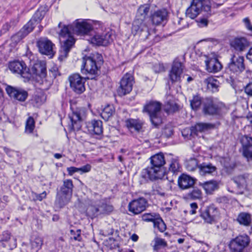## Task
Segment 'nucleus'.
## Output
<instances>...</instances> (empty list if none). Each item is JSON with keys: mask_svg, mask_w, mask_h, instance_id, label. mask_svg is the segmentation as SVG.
Instances as JSON below:
<instances>
[{"mask_svg": "<svg viewBox=\"0 0 252 252\" xmlns=\"http://www.w3.org/2000/svg\"><path fill=\"white\" fill-rule=\"evenodd\" d=\"M93 31L92 23L86 19H77L72 24L66 25L60 22L57 28L60 42L62 43L58 59L63 61L74 46L75 40L72 33L78 35H88Z\"/></svg>", "mask_w": 252, "mask_h": 252, "instance_id": "1", "label": "nucleus"}, {"mask_svg": "<svg viewBox=\"0 0 252 252\" xmlns=\"http://www.w3.org/2000/svg\"><path fill=\"white\" fill-rule=\"evenodd\" d=\"M102 57L97 53L92 56H85L83 58L81 68V73L87 75L83 77L78 73L70 75L68 80L71 90L77 94H81L85 91V82L86 79H93L98 71V65L102 63Z\"/></svg>", "mask_w": 252, "mask_h": 252, "instance_id": "2", "label": "nucleus"}, {"mask_svg": "<svg viewBox=\"0 0 252 252\" xmlns=\"http://www.w3.org/2000/svg\"><path fill=\"white\" fill-rule=\"evenodd\" d=\"M151 166L144 169L141 176L146 180L155 181L162 179L166 173L164 168L165 160L162 153L157 154L150 158Z\"/></svg>", "mask_w": 252, "mask_h": 252, "instance_id": "3", "label": "nucleus"}, {"mask_svg": "<svg viewBox=\"0 0 252 252\" xmlns=\"http://www.w3.org/2000/svg\"><path fill=\"white\" fill-rule=\"evenodd\" d=\"M210 2L207 0H192L190 6L186 10V15L192 19L196 18L200 12H206L207 17L212 15Z\"/></svg>", "mask_w": 252, "mask_h": 252, "instance_id": "4", "label": "nucleus"}, {"mask_svg": "<svg viewBox=\"0 0 252 252\" xmlns=\"http://www.w3.org/2000/svg\"><path fill=\"white\" fill-rule=\"evenodd\" d=\"M161 103L157 101H150L144 105L143 111L149 116L152 124L158 127L162 123L161 116Z\"/></svg>", "mask_w": 252, "mask_h": 252, "instance_id": "5", "label": "nucleus"}, {"mask_svg": "<svg viewBox=\"0 0 252 252\" xmlns=\"http://www.w3.org/2000/svg\"><path fill=\"white\" fill-rule=\"evenodd\" d=\"M246 69L244 57L233 55L225 67V72L230 75V78L236 77Z\"/></svg>", "mask_w": 252, "mask_h": 252, "instance_id": "6", "label": "nucleus"}, {"mask_svg": "<svg viewBox=\"0 0 252 252\" xmlns=\"http://www.w3.org/2000/svg\"><path fill=\"white\" fill-rule=\"evenodd\" d=\"M87 209L88 213L92 217H96L100 214H108L113 210L112 205L107 203L105 201L101 200L95 206L96 202L91 200Z\"/></svg>", "mask_w": 252, "mask_h": 252, "instance_id": "7", "label": "nucleus"}, {"mask_svg": "<svg viewBox=\"0 0 252 252\" xmlns=\"http://www.w3.org/2000/svg\"><path fill=\"white\" fill-rule=\"evenodd\" d=\"M250 239L247 235L236 237L230 242L229 247L233 252H244V249L249 245Z\"/></svg>", "mask_w": 252, "mask_h": 252, "instance_id": "8", "label": "nucleus"}, {"mask_svg": "<svg viewBox=\"0 0 252 252\" xmlns=\"http://www.w3.org/2000/svg\"><path fill=\"white\" fill-rule=\"evenodd\" d=\"M8 67L12 73L19 74L23 78L29 79L31 77L30 69L23 61L15 60L11 62Z\"/></svg>", "mask_w": 252, "mask_h": 252, "instance_id": "9", "label": "nucleus"}, {"mask_svg": "<svg viewBox=\"0 0 252 252\" xmlns=\"http://www.w3.org/2000/svg\"><path fill=\"white\" fill-rule=\"evenodd\" d=\"M36 45L41 54L49 56L50 58L54 56L55 53L54 50L55 45L47 37L39 38L36 42Z\"/></svg>", "mask_w": 252, "mask_h": 252, "instance_id": "10", "label": "nucleus"}, {"mask_svg": "<svg viewBox=\"0 0 252 252\" xmlns=\"http://www.w3.org/2000/svg\"><path fill=\"white\" fill-rule=\"evenodd\" d=\"M113 36L112 32L98 33L91 37L89 40L94 45L105 46L112 42Z\"/></svg>", "mask_w": 252, "mask_h": 252, "instance_id": "11", "label": "nucleus"}, {"mask_svg": "<svg viewBox=\"0 0 252 252\" xmlns=\"http://www.w3.org/2000/svg\"><path fill=\"white\" fill-rule=\"evenodd\" d=\"M219 216L218 208L214 204L207 207L200 213V217L207 223L213 224L216 222Z\"/></svg>", "mask_w": 252, "mask_h": 252, "instance_id": "12", "label": "nucleus"}, {"mask_svg": "<svg viewBox=\"0 0 252 252\" xmlns=\"http://www.w3.org/2000/svg\"><path fill=\"white\" fill-rule=\"evenodd\" d=\"M203 112L205 115H214L220 113L221 108L211 97H207L203 100Z\"/></svg>", "mask_w": 252, "mask_h": 252, "instance_id": "13", "label": "nucleus"}, {"mask_svg": "<svg viewBox=\"0 0 252 252\" xmlns=\"http://www.w3.org/2000/svg\"><path fill=\"white\" fill-rule=\"evenodd\" d=\"M183 70V65L179 61H174L169 71L168 77L172 84L181 82Z\"/></svg>", "mask_w": 252, "mask_h": 252, "instance_id": "14", "label": "nucleus"}, {"mask_svg": "<svg viewBox=\"0 0 252 252\" xmlns=\"http://www.w3.org/2000/svg\"><path fill=\"white\" fill-rule=\"evenodd\" d=\"M169 12L165 8H161L154 11L151 14L152 23L155 25H164L168 19Z\"/></svg>", "mask_w": 252, "mask_h": 252, "instance_id": "15", "label": "nucleus"}, {"mask_svg": "<svg viewBox=\"0 0 252 252\" xmlns=\"http://www.w3.org/2000/svg\"><path fill=\"white\" fill-rule=\"evenodd\" d=\"M148 201L144 197H139L130 202L128 204L129 211L134 215L138 214L146 210Z\"/></svg>", "mask_w": 252, "mask_h": 252, "instance_id": "16", "label": "nucleus"}, {"mask_svg": "<svg viewBox=\"0 0 252 252\" xmlns=\"http://www.w3.org/2000/svg\"><path fill=\"white\" fill-rule=\"evenodd\" d=\"M6 91L10 97L22 102L26 100L28 95L27 91L10 86H7Z\"/></svg>", "mask_w": 252, "mask_h": 252, "instance_id": "17", "label": "nucleus"}, {"mask_svg": "<svg viewBox=\"0 0 252 252\" xmlns=\"http://www.w3.org/2000/svg\"><path fill=\"white\" fill-rule=\"evenodd\" d=\"M215 125L210 123H197L190 128L184 129L182 133L185 135L186 131H190V136L197 135L198 132H202L214 128Z\"/></svg>", "mask_w": 252, "mask_h": 252, "instance_id": "18", "label": "nucleus"}, {"mask_svg": "<svg viewBox=\"0 0 252 252\" xmlns=\"http://www.w3.org/2000/svg\"><path fill=\"white\" fill-rule=\"evenodd\" d=\"M243 146V155L248 161L252 160V137L243 136L240 140Z\"/></svg>", "mask_w": 252, "mask_h": 252, "instance_id": "19", "label": "nucleus"}, {"mask_svg": "<svg viewBox=\"0 0 252 252\" xmlns=\"http://www.w3.org/2000/svg\"><path fill=\"white\" fill-rule=\"evenodd\" d=\"M150 8V5L148 4L141 5L138 9L136 17L137 18L136 21H135L133 24L132 29L135 31H138L140 27L137 24H141L142 22L145 19L147 15H148Z\"/></svg>", "mask_w": 252, "mask_h": 252, "instance_id": "20", "label": "nucleus"}, {"mask_svg": "<svg viewBox=\"0 0 252 252\" xmlns=\"http://www.w3.org/2000/svg\"><path fill=\"white\" fill-rule=\"evenodd\" d=\"M206 70L210 73H217L221 70L222 65L215 57H206L205 61Z\"/></svg>", "mask_w": 252, "mask_h": 252, "instance_id": "21", "label": "nucleus"}, {"mask_svg": "<svg viewBox=\"0 0 252 252\" xmlns=\"http://www.w3.org/2000/svg\"><path fill=\"white\" fill-rule=\"evenodd\" d=\"M86 126L91 134L100 136L103 133L102 122L100 120H93L87 123Z\"/></svg>", "mask_w": 252, "mask_h": 252, "instance_id": "22", "label": "nucleus"}, {"mask_svg": "<svg viewBox=\"0 0 252 252\" xmlns=\"http://www.w3.org/2000/svg\"><path fill=\"white\" fill-rule=\"evenodd\" d=\"M230 45L236 51L242 52L249 46L250 43L245 37H236L230 41Z\"/></svg>", "mask_w": 252, "mask_h": 252, "instance_id": "23", "label": "nucleus"}, {"mask_svg": "<svg viewBox=\"0 0 252 252\" xmlns=\"http://www.w3.org/2000/svg\"><path fill=\"white\" fill-rule=\"evenodd\" d=\"M195 179L185 174H181L178 178V185L180 189H186L192 187Z\"/></svg>", "mask_w": 252, "mask_h": 252, "instance_id": "24", "label": "nucleus"}, {"mask_svg": "<svg viewBox=\"0 0 252 252\" xmlns=\"http://www.w3.org/2000/svg\"><path fill=\"white\" fill-rule=\"evenodd\" d=\"M69 118L71 123L70 128L73 130H78L81 128L82 118L80 111L78 110L73 111L68 115Z\"/></svg>", "mask_w": 252, "mask_h": 252, "instance_id": "25", "label": "nucleus"}, {"mask_svg": "<svg viewBox=\"0 0 252 252\" xmlns=\"http://www.w3.org/2000/svg\"><path fill=\"white\" fill-rule=\"evenodd\" d=\"M180 106L176 102L172 97L169 96L163 105V110L167 114H173L178 112Z\"/></svg>", "mask_w": 252, "mask_h": 252, "instance_id": "26", "label": "nucleus"}, {"mask_svg": "<svg viewBox=\"0 0 252 252\" xmlns=\"http://www.w3.org/2000/svg\"><path fill=\"white\" fill-rule=\"evenodd\" d=\"M217 167L210 162H202L198 165V172L202 176L213 175L216 172Z\"/></svg>", "mask_w": 252, "mask_h": 252, "instance_id": "27", "label": "nucleus"}, {"mask_svg": "<svg viewBox=\"0 0 252 252\" xmlns=\"http://www.w3.org/2000/svg\"><path fill=\"white\" fill-rule=\"evenodd\" d=\"M199 185L202 187L207 194H212L219 188V183L217 181L211 180L210 181L199 182Z\"/></svg>", "mask_w": 252, "mask_h": 252, "instance_id": "28", "label": "nucleus"}, {"mask_svg": "<svg viewBox=\"0 0 252 252\" xmlns=\"http://www.w3.org/2000/svg\"><path fill=\"white\" fill-rule=\"evenodd\" d=\"M223 170L228 174H232L237 166L235 160L229 157L224 158L221 160Z\"/></svg>", "mask_w": 252, "mask_h": 252, "instance_id": "29", "label": "nucleus"}, {"mask_svg": "<svg viewBox=\"0 0 252 252\" xmlns=\"http://www.w3.org/2000/svg\"><path fill=\"white\" fill-rule=\"evenodd\" d=\"M71 197V195H68L66 194L63 193V192L58 191L55 200V205L60 208H63L69 202Z\"/></svg>", "mask_w": 252, "mask_h": 252, "instance_id": "30", "label": "nucleus"}, {"mask_svg": "<svg viewBox=\"0 0 252 252\" xmlns=\"http://www.w3.org/2000/svg\"><path fill=\"white\" fill-rule=\"evenodd\" d=\"M143 123L139 120H127V128L132 132L136 131L139 132L142 128Z\"/></svg>", "mask_w": 252, "mask_h": 252, "instance_id": "31", "label": "nucleus"}, {"mask_svg": "<svg viewBox=\"0 0 252 252\" xmlns=\"http://www.w3.org/2000/svg\"><path fill=\"white\" fill-rule=\"evenodd\" d=\"M33 73L40 78H45L47 75L45 64L44 63H35L32 67Z\"/></svg>", "mask_w": 252, "mask_h": 252, "instance_id": "32", "label": "nucleus"}, {"mask_svg": "<svg viewBox=\"0 0 252 252\" xmlns=\"http://www.w3.org/2000/svg\"><path fill=\"white\" fill-rule=\"evenodd\" d=\"M73 187L72 181L71 179H66L63 181V184L59 191L72 196Z\"/></svg>", "mask_w": 252, "mask_h": 252, "instance_id": "33", "label": "nucleus"}, {"mask_svg": "<svg viewBox=\"0 0 252 252\" xmlns=\"http://www.w3.org/2000/svg\"><path fill=\"white\" fill-rule=\"evenodd\" d=\"M204 83L207 86V89L212 92L215 93L218 91L219 81L213 77H208L205 79Z\"/></svg>", "mask_w": 252, "mask_h": 252, "instance_id": "34", "label": "nucleus"}, {"mask_svg": "<svg viewBox=\"0 0 252 252\" xmlns=\"http://www.w3.org/2000/svg\"><path fill=\"white\" fill-rule=\"evenodd\" d=\"M237 220L241 225L250 226L252 222L251 215L248 213H240L237 217Z\"/></svg>", "mask_w": 252, "mask_h": 252, "instance_id": "35", "label": "nucleus"}, {"mask_svg": "<svg viewBox=\"0 0 252 252\" xmlns=\"http://www.w3.org/2000/svg\"><path fill=\"white\" fill-rule=\"evenodd\" d=\"M187 198L191 200L200 199L202 197V192L197 187H192L186 194Z\"/></svg>", "mask_w": 252, "mask_h": 252, "instance_id": "36", "label": "nucleus"}, {"mask_svg": "<svg viewBox=\"0 0 252 252\" xmlns=\"http://www.w3.org/2000/svg\"><path fill=\"white\" fill-rule=\"evenodd\" d=\"M115 112V108L112 105H107L105 106L101 113V117L105 121H108Z\"/></svg>", "mask_w": 252, "mask_h": 252, "instance_id": "37", "label": "nucleus"}, {"mask_svg": "<svg viewBox=\"0 0 252 252\" xmlns=\"http://www.w3.org/2000/svg\"><path fill=\"white\" fill-rule=\"evenodd\" d=\"M180 165L177 159L172 158L169 164L167 174H176L179 172Z\"/></svg>", "mask_w": 252, "mask_h": 252, "instance_id": "38", "label": "nucleus"}, {"mask_svg": "<svg viewBox=\"0 0 252 252\" xmlns=\"http://www.w3.org/2000/svg\"><path fill=\"white\" fill-rule=\"evenodd\" d=\"M249 178L248 174H244L235 177L233 180L239 188H243L247 185V181Z\"/></svg>", "mask_w": 252, "mask_h": 252, "instance_id": "39", "label": "nucleus"}, {"mask_svg": "<svg viewBox=\"0 0 252 252\" xmlns=\"http://www.w3.org/2000/svg\"><path fill=\"white\" fill-rule=\"evenodd\" d=\"M46 13V11L43 8H40L35 12L31 19L36 24L40 22Z\"/></svg>", "mask_w": 252, "mask_h": 252, "instance_id": "40", "label": "nucleus"}, {"mask_svg": "<svg viewBox=\"0 0 252 252\" xmlns=\"http://www.w3.org/2000/svg\"><path fill=\"white\" fill-rule=\"evenodd\" d=\"M153 223L154 227L157 228L161 232L164 231L166 229V225L159 215L158 216Z\"/></svg>", "mask_w": 252, "mask_h": 252, "instance_id": "41", "label": "nucleus"}, {"mask_svg": "<svg viewBox=\"0 0 252 252\" xmlns=\"http://www.w3.org/2000/svg\"><path fill=\"white\" fill-rule=\"evenodd\" d=\"M198 165L197 160L195 158H190L186 163L187 169L191 171L194 170L196 168L198 169Z\"/></svg>", "mask_w": 252, "mask_h": 252, "instance_id": "42", "label": "nucleus"}, {"mask_svg": "<svg viewBox=\"0 0 252 252\" xmlns=\"http://www.w3.org/2000/svg\"><path fill=\"white\" fill-rule=\"evenodd\" d=\"M35 127V121L32 117H29L26 123L25 131L28 133H32Z\"/></svg>", "mask_w": 252, "mask_h": 252, "instance_id": "43", "label": "nucleus"}, {"mask_svg": "<svg viewBox=\"0 0 252 252\" xmlns=\"http://www.w3.org/2000/svg\"><path fill=\"white\" fill-rule=\"evenodd\" d=\"M202 101L201 97L198 95L194 96L192 99L190 100V106L194 110H197L202 104Z\"/></svg>", "mask_w": 252, "mask_h": 252, "instance_id": "44", "label": "nucleus"}, {"mask_svg": "<svg viewBox=\"0 0 252 252\" xmlns=\"http://www.w3.org/2000/svg\"><path fill=\"white\" fill-rule=\"evenodd\" d=\"M36 24L31 19L25 25L21 31L27 36L30 32L33 30Z\"/></svg>", "mask_w": 252, "mask_h": 252, "instance_id": "45", "label": "nucleus"}, {"mask_svg": "<svg viewBox=\"0 0 252 252\" xmlns=\"http://www.w3.org/2000/svg\"><path fill=\"white\" fill-rule=\"evenodd\" d=\"M158 215L156 213H145L142 215V220L145 221L154 223Z\"/></svg>", "mask_w": 252, "mask_h": 252, "instance_id": "46", "label": "nucleus"}, {"mask_svg": "<svg viewBox=\"0 0 252 252\" xmlns=\"http://www.w3.org/2000/svg\"><path fill=\"white\" fill-rule=\"evenodd\" d=\"M17 20L16 19H12L9 22L6 23L2 26L0 30V32L4 33L9 30V29L13 27H14L17 23Z\"/></svg>", "mask_w": 252, "mask_h": 252, "instance_id": "47", "label": "nucleus"}, {"mask_svg": "<svg viewBox=\"0 0 252 252\" xmlns=\"http://www.w3.org/2000/svg\"><path fill=\"white\" fill-rule=\"evenodd\" d=\"M117 93L120 96H124L126 94V79L124 77L120 81V86L118 89Z\"/></svg>", "mask_w": 252, "mask_h": 252, "instance_id": "48", "label": "nucleus"}, {"mask_svg": "<svg viewBox=\"0 0 252 252\" xmlns=\"http://www.w3.org/2000/svg\"><path fill=\"white\" fill-rule=\"evenodd\" d=\"M43 240L40 237H35L31 242L32 248L35 249L36 251L41 248Z\"/></svg>", "mask_w": 252, "mask_h": 252, "instance_id": "49", "label": "nucleus"}, {"mask_svg": "<svg viewBox=\"0 0 252 252\" xmlns=\"http://www.w3.org/2000/svg\"><path fill=\"white\" fill-rule=\"evenodd\" d=\"M135 83L133 76L129 73H127V94L132 91V87Z\"/></svg>", "mask_w": 252, "mask_h": 252, "instance_id": "50", "label": "nucleus"}, {"mask_svg": "<svg viewBox=\"0 0 252 252\" xmlns=\"http://www.w3.org/2000/svg\"><path fill=\"white\" fill-rule=\"evenodd\" d=\"M106 247L110 249H115L118 246V243L113 238L110 237L104 242Z\"/></svg>", "mask_w": 252, "mask_h": 252, "instance_id": "51", "label": "nucleus"}, {"mask_svg": "<svg viewBox=\"0 0 252 252\" xmlns=\"http://www.w3.org/2000/svg\"><path fill=\"white\" fill-rule=\"evenodd\" d=\"M26 36V35L20 30L19 32L11 37V40L13 43L16 44Z\"/></svg>", "mask_w": 252, "mask_h": 252, "instance_id": "52", "label": "nucleus"}, {"mask_svg": "<svg viewBox=\"0 0 252 252\" xmlns=\"http://www.w3.org/2000/svg\"><path fill=\"white\" fill-rule=\"evenodd\" d=\"M2 246L3 247L7 248L9 250H13L17 246L16 238H11L8 242L3 243Z\"/></svg>", "mask_w": 252, "mask_h": 252, "instance_id": "53", "label": "nucleus"}, {"mask_svg": "<svg viewBox=\"0 0 252 252\" xmlns=\"http://www.w3.org/2000/svg\"><path fill=\"white\" fill-rule=\"evenodd\" d=\"M71 235L72 236V238L75 241L80 242L82 240V236L81 235V231L80 229H77L74 231L72 229L70 231Z\"/></svg>", "mask_w": 252, "mask_h": 252, "instance_id": "54", "label": "nucleus"}, {"mask_svg": "<svg viewBox=\"0 0 252 252\" xmlns=\"http://www.w3.org/2000/svg\"><path fill=\"white\" fill-rule=\"evenodd\" d=\"M173 134V128L170 126H166L162 130V135L167 138L170 137Z\"/></svg>", "mask_w": 252, "mask_h": 252, "instance_id": "55", "label": "nucleus"}, {"mask_svg": "<svg viewBox=\"0 0 252 252\" xmlns=\"http://www.w3.org/2000/svg\"><path fill=\"white\" fill-rule=\"evenodd\" d=\"M155 247H165L167 246V243L163 239L156 237L155 239Z\"/></svg>", "mask_w": 252, "mask_h": 252, "instance_id": "56", "label": "nucleus"}, {"mask_svg": "<svg viewBox=\"0 0 252 252\" xmlns=\"http://www.w3.org/2000/svg\"><path fill=\"white\" fill-rule=\"evenodd\" d=\"M14 238V237H12L11 236L10 232H9L8 231H5L2 232L1 241L2 244L3 243L8 242V241H9L11 238Z\"/></svg>", "mask_w": 252, "mask_h": 252, "instance_id": "57", "label": "nucleus"}, {"mask_svg": "<svg viewBox=\"0 0 252 252\" xmlns=\"http://www.w3.org/2000/svg\"><path fill=\"white\" fill-rule=\"evenodd\" d=\"M205 17L204 18H199L198 20V26L200 27H206L208 24V21L207 20L209 17H207L206 12H205Z\"/></svg>", "mask_w": 252, "mask_h": 252, "instance_id": "58", "label": "nucleus"}, {"mask_svg": "<svg viewBox=\"0 0 252 252\" xmlns=\"http://www.w3.org/2000/svg\"><path fill=\"white\" fill-rule=\"evenodd\" d=\"M153 70L155 73H159L164 70V67L163 64L156 63L153 65Z\"/></svg>", "mask_w": 252, "mask_h": 252, "instance_id": "59", "label": "nucleus"}, {"mask_svg": "<svg viewBox=\"0 0 252 252\" xmlns=\"http://www.w3.org/2000/svg\"><path fill=\"white\" fill-rule=\"evenodd\" d=\"M46 192L45 191H43L42 193L40 194H37L36 193H32V195L33 197V200L41 201L43 198H45L46 197Z\"/></svg>", "mask_w": 252, "mask_h": 252, "instance_id": "60", "label": "nucleus"}, {"mask_svg": "<svg viewBox=\"0 0 252 252\" xmlns=\"http://www.w3.org/2000/svg\"><path fill=\"white\" fill-rule=\"evenodd\" d=\"M246 94L249 96H252V80L244 87Z\"/></svg>", "mask_w": 252, "mask_h": 252, "instance_id": "61", "label": "nucleus"}, {"mask_svg": "<svg viewBox=\"0 0 252 252\" xmlns=\"http://www.w3.org/2000/svg\"><path fill=\"white\" fill-rule=\"evenodd\" d=\"M153 192L154 194H159L161 196H164L165 195V193L162 191L160 187L156 185L154 187H153Z\"/></svg>", "mask_w": 252, "mask_h": 252, "instance_id": "62", "label": "nucleus"}, {"mask_svg": "<svg viewBox=\"0 0 252 252\" xmlns=\"http://www.w3.org/2000/svg\"><path fill=\"white\" fill-rule=\"evenodd\" d=\"M91 167H92L91 165L87 164L80 168H78L79 172H80V174H81L84 173L88 172L91 170Z\"/></svg>", "mask_w": 252, "mask_h": 252, "instance_id": "63", "label": "nucleus"}, {"mask_svg": "<svg viewBox=\"0 0 252 252\" xmlns=\"http://www.w3.org/2000/svg\"><path fill=\"white\" fill-rule=\"evenodd\" d=\"M190 210L189 211V213L191 215H194L196 213V209L198 208V205L196 203H192L190 204Z\"/></svg>", "mask_w": 252, "mask_h": 252, "instance_id": "64", "label": "nucleus"}]
</instances>
